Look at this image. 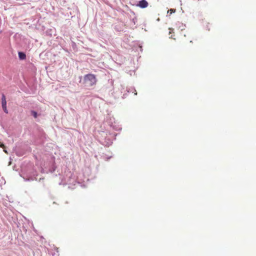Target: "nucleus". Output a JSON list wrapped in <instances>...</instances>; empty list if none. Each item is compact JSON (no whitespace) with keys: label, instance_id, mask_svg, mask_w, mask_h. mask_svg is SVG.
<instances>
[{"label":"nucleus","instance_id":"nucleus-4","mask_svg":"<svg viewBox=\"0 0 256 256\" xmlns=\"http://www.w3.org/2000/svg\"><path fill=\"white\" fill-rule=\"evenodd\" d=\"M18 56L20 59V60H24L26 58V55L25 54L22 52H18Z\"/></svg>","mask_w":256,"mask_h":256},{"label":"nucleus","instance_id":"nucleus-3","mask_svg":"<svg viewBox=\"0 0 256 256\" xmlns=\"http://www.w3.org/2000/svg\"><path fill=\"white\" fill-rule=\"evenodd\" d=\"M2 107H4L6 106V96L4 94H2Z\"/></svg>","mask_w":256,"mask_h":256},{"label":"nucleus","instance_id":"nucleus-9","mask_svg":"<svg viewBox=\"0 0 256 256\" xmlns=\"http://www.w3.org/2000/svg\"><path fill=\"white\" fill-rule=\"evenodd\" d=\"M133 92L134 93V95H136L137 94V92H136V90H134V92Z\"/></svg>","mask_w":256,"mask_h":256},{"label":"nucleus","instance_id":"nucleus-10","mask_svg":"<svg viewBox=\"0 0 256 256\" xmlns=\"http://www.w3.org/2000/svg\"><path fill=\"white\" fill-rule=\"evenodd\" d=\"M170 34L172 33V32L173 31V30L170 28Z\"/></svg>","mask_w":256,"mask_h":256},{"label":"nucleus","instance_id":"nucleus-1","mask_svg":"<svg viewBox=\"0 0 256 256\" xmlns=\"http://www.w3.org/2000/svg\"><path fill=\"white\" fill-rule=\"evenodd\" d=\"M97 80L95 75L94 74H87L84 77V86L87 88H90L96 83Z\"/></svg>","mask_w":256,"mask_h":256},{"label":"nucleus","instance_id":"nucleus-11","mask_svg":"<svg viewBox=\"0 0 256 256\" xmlns=\"http://www.w3.org/2000/svg\"><path fill=\"white\" fill-rule=\"evenodd\" d=\"M4 151L5 152V153L8 154L7 151L5 150V148L4 149Z\"/></svg>","mask_w":256,"mask_h":256},{"label":"nucleus","instance_id":"nucleus-2","mask_svg":"<svg viewBox=\"0 0 256 256\" xmlns=\"http://www.w3.org/2000/svg\"><path fill=\"white\" fill-rule=\"evenodd\" d=\"M137 6L141 8H144L148 6V2L146 0H142L138 2Z\"/></svg>","mask_w":256,"mask_h":256},{"label":"nucleus","instance_id":"nucleus-6","mask_svg":"<svg viewBox=\"0 0 256 256\" xmlns=\"http://www.w3.org/2000/svg\"><path fill=\"white\" fill-rule=\"evenodd\" d=\"M32 114L33 115V116L36 118L37 117V113L36 112H34V111H32Z\"/></svg>","mask_w":256,"mask_h":256},{"label":"nucleus","instance_id":"nucleus-7","mask_svg":"<svg viewBox=\"0 0 256 256\" xmlns=\"http://www.w3.org/2000/svg\"><path fill=\"white\" fill-rule=\"evenodd\" d=\"M2 109L4 110V111L6 113V114H8V110H7V108H6V106H4V107H2Z\"/></svg>","mask_w":256,"mask_h":256},{"label":"nucleus","instance_id":"nucleus-8","mask_svg":"<svg viewBox=\"0 0 256 256\" xmlns=\"http://www.w3.org/2000/svg\"><path fill=\"white\" fill-rule=\"evenodd\" d=\"M0 147L2 148L3 149L5 148V146L4 144H1L0 142Z\"/></svg>","mask_w":256,"mask_h":256},{"label":"nucleus","instance_id":"nucleus-5","mask_svg":"<svg viewBox=\"0 0 256 256\" xmlns=\"http://www.w3.org/2000/svg\"><path fill=\"white\" fill-rule=\"evenodd\" d=\"M175 12H176V10L175 9H172H172H170V10H168V13L170 12V14H172V13Z\"/></svg>","mask_w":256,"mask_h":256}]
</instances>
